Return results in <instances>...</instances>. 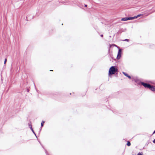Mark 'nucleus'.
Returning <instances> with one entry per match:
<instances>
[{
    "instance_id": "nucleus-19",
    "label": "nucleus",
    "mask_w": 155,
    "mask_h": 155,
    "mask_svg": "<svg viewBox=\"0 0 155 155\" xmlns=\"http://www.w3.org/2000/svg\"><path fill=\"white\" fill-rule=\"evenodd\" d=\"M155 134V130L154 131V132H153V134Z\"/></svg>"
},
{
    "instance_id": "nucleus-11",
    "label": "nucleus",
    "mask_w": 155,
    "mask_h": 155,
    "mask_svg": "<svg viewBox=\"0 0 155 155\" xmlns=\"http://www.w3.org/2000/svg\"><path fill=\"white\" fill-rule=\"evenodd\" d=\"M123 41H127L128 42L129 40V39H125V40H123Z\"/></svg>"
},
{
    "instance_id": "nucleus-5",
    "label": "nucleus",
    "mask_w": 155,
    "mask_h": 155,
    "mask_svg": "<svg viewBox=\"0 0 155 155\" xmlns=\"http://www.w3.org/2000/svg\"><path fill=\"white\" fill-rule=\"evenodd\" d=\"M129 18L128 17H125L122 18L121 19V21H126L128 20Z\"/></svg>"
},
{
    "instance_id": "nucleus-3",
    "label": "nucleus",
    "mask_w": 155,
    "mask_h": 155,
    "mask_svg": "<svg viewBox=\"0 0 155 155\" xmlns=\"http://www.w3.org/2000/svg\"><path fill=\"white\" fill-rule=\"evenodd\" d=\"M121 49H119L118 51V54L117 57V59H119L120 58L121 56Z\"/></svg>"
},
{
    "instance_id": "nucleus-21",
    "label": "nucleus",
    "mask_w": 155,
    "mask_h": 155,
    "mask_svg": "<svg viewBox=\"0 0 155 155\" xmlns=\"http://www.w3.org/2000/svg\"><path fill=\"white\" fill-rule=\"evenodd\" d=\"M52 70H50V71H52Z\"/></svg>"
},
{
    "instance_id": "nucleus-4",
    "label": "nucleus",
    "mask_w": 155,
    "mask_h": 155,
    "mask_svg": "<svg viewBox=\"0 0 155 155\" xmlns=\"http://www.w3.org/2000/svg\"><path fill=\"white\" fill-rule=\"evenodd\" d=\"M151 90L153 91H155V88L153 86L150 85V87L149 88Z\"/></svg>"
},
{
    "instance_id": "nucleus-10",
    "label": "nucleus",
    "mask_w": 155,
    "mask_h": 155,
    "mask_svg": "<svg viewBox=\"0 0 155 155\" xmlns=\"http://www.w3.org/2000/svg\"><path fill=\"white\" fill-rule=\"evenodd\" d=\"M123 73L126 76H127L128 75V74L125 72H123Z\"/></svg>"
},
{
    "instance_id": "nucleus-8",
    "label": "nucleus",
    "mask_w": 155,
    "mask_h": 155,
    "mask_svg": "<svg viewBox=\"0 0 155 155\" xmlns=\"http://www.w3.org/2000/svg\"><path fill=\"white\" fill-rule=\"evenodd\" d=\"M141 15V14H140V15H137V16H135V18L138 17H140L141 15Z\"/></svg>"
},
{
    "instance_id": "nucleus-13",
    "label": "nucleus",
    "mask_w": 155,
    "mask_h": 155,
    "mask_svg": "<svg viewBox=\"0 0 155 155\" xmlns=\"http://www.w3.org/2000/svg\"><path fill=\"white\" fill-rule=\"evenodd\" d=\"M7 61V59L5 58V60L4 64H5Z\"/></svg>"
},
{
    "instance_id": "nucleus-16",
    "label": "nucleus",
    "mask_w": 155,
    "mask_h": 155,
    "mask_svg": "<svg viewBox=\"0 0 155 155\" xmlns=\"http://www.w3.org/2000/svg\"><path fill=\"white\" fill-rule=\"evenodd\" d=\"M32 132L33 133L35 134V132H34V130H32Z\"/></svg>"
},
{
    "instance_id": "nucleus-1",
    "label": "nucleus",
    "mask_w": 155,
    "mask_h": 155,
    "mask_svg": "<svg viewBox=\"0 0 155 155\" xmlns=\"http://www.w3.org/2000/svg\"><path fill=\"white\" fill-rule=\"evenodd\" d=\"M117 71V70L115 69L114 66H113L111 67L110 68L109 71V74H114Z\"/></svg>"
},
{
    "instance_id": "nucleus-9",
    "label": "nucleus",
    "mask_w": 155,
    "mask_h": 155,
    "mask_svg": "<svg viewBox=\"0 0 155 155\" xmlns=\"http://www.w3.org/2000/svg\"><path fill=\"white\" fill-rule=\"evenodd\" d=\"M45 123V122L43 121L41 123V127H42L43 126V124H44V123Z\"/></svg>"
},
{
    "instance_id": "nucleus-18",
    "label": "nucleus",
    "mask_w": 155,
    "mask_h": 155,
    "mask_svg": "<svg viewBox=\"0 0 155 155\" xmlns=\"http://www.w3.org/2000/svg\"><path fill=\"white\" fill-rule=\"evenodd\" d=\"M103 35H101V37H103Z\"/></svg>"
},
{
    "instance_id": "nucleus-7",
    "label": "nucleus",
    "mask_w": 155,
    "mask_h": 155,
    "mask_svg": "<svg viewBox=\"0 0 155 155\" xmlns=\"http://www.w3.org/2000/svg\"><path fill=\"white\" fill-rule=\"evenodd\" d=\"M127 145L128 146H130V145H131L130 142L129 141H127Z\"/></svg>"
},
{
    "instance_id": "nucleus-20",
    "label": "nucleus",
    "mask_w": 155,
    "mask_h": 155,
    "mask_svg": "<svg viewBox=\"0 0 155 155\" xmlns=\"http://www.w3.org/2000/svg\"><path fill=\"white\" fill-rule=\"evenodd\" d=\"M85 7H87V5H85Z\"/></svg>"
},
{
    "instance_id": "nucleus-2",
    "label": "nucleus",
    "mask_w": 155,
    "mask_h": 155,
    "mask_svg": "<svg viewBox=\"0 0 155 155\" xmlns=\"http://www.w3.org/2000/svg\"><path fill=\"white\" fill-rule=\"evenodd\" d=\"M141 84L145 88H149V87H150V84L146 83H145L143 82H141Z\"/></svg>"
},
{
    "instance_id": "nucleus-17",
    "label": "nucleus",
    "mask_w": 155,
    "mask_h": 155,
    "mask_svg": "<svg viewBox=\"0 0 155 155\" xmlns=\"http://www.w3.org/2000/svg\"><path fill=\"white\" fill-rule=\"evenodd\" d=\"M153 142L154 143H155V139H154L153 141Z\"/></svg>"
},
{
    "instance_id": "nucleus-12",
    "label": "nucleus",
    "mask_w": 155,
    "mask_h": 155,
    "mask_svg": "<svg viewBox=\"0 0 155 155\" xmlns=\"http://www.w3.org/2000/svg\"><path fill=\"white\" fill-rule=\"evenodd\" d=\"M29 126L30 127L31 129V130H33V129H32V127L31 125H29Z\"/></svg>"
},
{
    "instance_id": "nucleus-14",
    "label": "nucleus",
    "mask_w": 155,
    "mask_h": 155,
    "mask_svg": "<svg viewBox=\"0 0 155 155\" xmlns=\"http://www.w3.org/2000/svg\"><path fill=\"white\" fill-rule=\"evenodd\" d=\"M127 77L128 78H129L130 79L131 78V77L129 75H128Z\"/></svg>"
},
{
    "instance_id": "nucleus-6",
    "label": "nucleus",
    "mask_w": 155,
    "mask_h": 155,
    "mask_svg": "<svg viewBox=\"0 0 155 155\" xmlns=\"http://www.w3.org/2000/svg\"><path fill=\"white\" fill-rule=\"evenodd\" d=\"M128 18H129V19H128L129 20H133V19H134L135 18V16H134V17H128Z\"/></svg>"
},
{
    "instance_id": "nucleus-15",
    "label": "nucleus",
    "mask_w": 155,
    "mask_h": 155,
    "mask_svg": "<svg viewBox=\"0 0 155 155\" xmlns=\"http://www.w3.org/2000/svg\"><path fill=\"white\" fill-rule=\"evenodd\" d=\"M142 154H141L139 153L137 155H142Z\"/></svg>"
}]
</instances>
